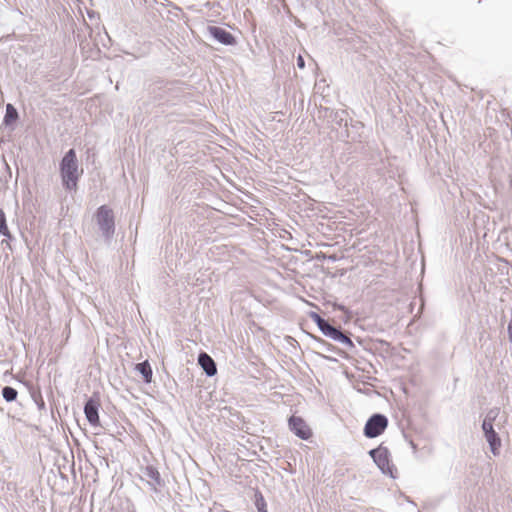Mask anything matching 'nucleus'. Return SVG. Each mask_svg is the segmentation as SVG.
Returning <instances> with one entry per match:
<instances>
[{
    "instance_id": "39448f33",
    "label": "nucleus",
    "mask_w": 512,
    "mask_h": 512,
    "mask_svg": "<svg viewBox=\"0 0 512 512\" xmlns=\"http://www.w3.org/2000/svg\"><path fill=\"white\" fill-rule=\"evenodd\" d=\"M141 473L142 477L147 479V484L152 491L159 492L165 486V481L155 466L147 465L141 469Z\"/></svg>"
},
{
    "instance_id": "393cba45",
    "label": "nucleus",
    "mask_w": 512,
    "mask_h": 512,
    "mask_svg": "<svg viewBox=\"0 0 512 512\" xmlns=\"http://www.w3.org/2000/svg\"><path fill=\"white\" fill-rule=\"evenodd\" d=\"M263 512H268V511H263Z\"/></svg>"
},
{
    "instance_id": "6ab92c4d",
    "label": "nucleus",
    "mask_w": 512,
    "mask_h": 512,
    "mask_svg": "<svg viewBox=\"0 0 512 512\" xmlns=\"http://www.w3.org/2000/svg\"><path fill=\"white\" fill-rule=\"evenodd\" d=\"M158 89L160 91L158 93L159 100L169 101V98L166 96V94L171 90V88L167 84H165L163 86H159Z\"/></svg>"
},
{
    "instance_id": "423d86ee",
    "label": "nucleus",
    "mask_w": 512,
    "mask_h": 512,
    "mask_svg": "<svg viewBox=\"0 0 512 512\" xmlns=\"http://www.w3.org/2000/svg\"><path fill=\"white\" fill-rule=\"evenodd\" d=\"M207 33L211 38L222 45L233 46L237 43L235 36L220 26H208Z\"/></svg>"
},
{
    "instance_id": "f3484780",
    "label": "nucleus",
    "mask_w": 512,
    "mask_h": 512,
    "mask_svg": "<svg viewBox=\"0 0 512 512\" xmlns=\"http://www.w3.org/2000/svg\"><path fill=\"white\" fill-rule=\"evenodd\" d=\"M254 503L258 512L267 511L266 501L260 491H256L254 495Z\"/></svg>"
},
{
    "instance_id": "aec40b11",
    "label": "nucleus",
    "mask_w": 512,
    "mask_h": 512,
    "mask_svg": "<svg viewBox=\"0 0 512 512\" xmlns=\"http://www.w3.org/2000/svg\"><path fill=\"white\" fill-rule=\"evenodd\" d=\"M316 340H317V342L319 343V346H320L322 349H324L325 351H328V352H332V351H334L335 347H334L332 344H330V343L326 342L325 340H323V339H321V338H318V339H316Z\"/></svg>"
},
{
    "instance_id": "2eb2a0df",
    "label": "nucleus",
    "mask_w": 512,
    "mask_h": 512,
    "mask_svg": "<svg viewBox=\"0 0 512 512\" xmlns=\"http://www.w3.org/2000/svg\"><path fill=\"white\" fill-rule=\"evenodd\" d=\"M310 318L312 319V321L318 326L319 330L323 333L324 330L329 326L330 322L326 319H324L323 317H321L318 313L316 312H311L310 313Z\"/></svg>"
},
{
    "instance_id": "0eeeda50",
    "label": "nucleus",
    "mask_w": 512,
    "mask_h": 512,
    "mask_svg": "<svg viewBox=\"0 0 512 512\" xmlns=\"http://www.w3.org/2000/svg\"><path fill=\"white\" fill-rule=\"evenodd\" d=\"M290 430L300 439L308 440L311 435V429L300 416L292 415L288 420Z\"/></svg>"
},
{
    "instance_id": "f257e3e1",
    "label": "nucleus",
    "mask_w": 512,
    "mask_h": 512,
    "mask_svg": "<svg viewBox=\"0 0 512 512\" xmlns=\"http://www.w3.org/2000/svg\"><path fill=\"white\" fill-rule=\"evenodd\" d=\"M60 175L63 187L68 190H76L80 178L78 171V160L75 149H69L59 164Z\"/></svg>"
},
{
    "instance_id": "7ed1b4c3",
    "label": "nucleus",
    "mask_w": 512,
    "mask_h": 512,
    "mask_svg": "<svg viewBox=\"0 0 512 512\" xmlns=\"http://www.w3.org/2000/svg\"><path fill=\"white\" fill-rule=\"evenodd\" d=\"M368 454L383 474L388 475L393 479L396 478L393 473L395 467L390 462L391 455L387 447L379 445L378 447L371 449Z\"/></svg>"
},
{
    "instance_id": "5701e85b",
    "label": "nucleus",
    "mask_w": 512,
    "mask_h": 512,
    "mask_svg": "<svg viewBox=\"0 0 512 512\" xmlns=\"http://www.w3.org/2000/svg\"><path fill=\"white\" fill-rule=\"evenodd\" d=\"M35 402L40 410L45 409V402L41 397L39 400H35Z\"/></svg>"
},
{
    "instance_id": "4468645a",
    "label": "nucleus",
    "mask_w": 512,
    "mask_h": 512,
    "mask_svg": "<svg viewBox=\"0 0 512 512\" xmlns=\"http://www.w3.org/2000/svg\"><path fill=\"white\" fill-rule=\"evenodd\" d=\"M12 239V235L7 226L6 214L3 209H0V236Z\"/></svg>"
},
{
    "instance_id": "6e6552de",
    "label": "nucleus",
    "mask_w": 512,
    "mask_h": 512,
    "mask_svg": "<svg viewBox=\"0 0 512 512\" xmlns=\"http://www.w3.org/2000/svg\"><path fill=\"white\" fill-rule=\"evenodd\" d=\"M322 334L334 341L345 345L349 349H353L355 347L349 335L344 333L341 327L333 326L331 323Z\"/></svg>"
},
{
    "instance_id": "f03ea898",
    "label": "nucleus",
    "mask_w": 512,
    "mask_h": 512,
    "mask_svg": "<svg viewBox=\"0 0 512 512\" xmlns=\"http://www.w3.org/2000/svg\"><path fill=\"white\" fill-rule=\"evenodd\" d=\"M95 221L107 244H110L115 234V216L107 205H101L95 213Z\"/></svg>"
},
{
    "instance_id": "1a4fd4ad",
    "label": "nucleus",
    "mask_w": 512,
    "mask_h": 512,
    "mask_svg": "<svg viewBox=\"0 0 512 512\" xmlns=\"http://www.w3.org/2000/svg\"><path fill=\"white\" fill-rule=\"evenodd\" d=\"M99 407L100 403L98 399H95L93 397H90L84 405V414L89 422V424L93 427L100 426V419H99Z\"/></svg>"
},
{
    "instance_id": "ddd939ff",
    "label": "nucleus",
    "mask_w": 512,
    "mask_h": 512,
    "mask_svg": "<svg viewBox=\"0 0 512 512\" xmlns=\"http://www.w3.org/2000/svg\"><path fill=\"white\" fill-rule=\"evenodd\" d=\"M18 118H19V114H18L17 109L12 104H10V103L7 104L4 119H3L4 124L7 126L11 125L15 121H17Z\"/></svg>"
},
{
    "instance_id": "dca6fc26",
    "label": "nucleus",
    "mask_w": 512,
    "mask_h": 512,
    "mask_svg": "<svg viewBox=\"0 0 512 512\" xmlns=\"http://www.w3.org/2000/svg\"><path fill=\"white\" fill-rule=\"evenodd\" d=\"M1 393L6 402H13L18 396L17 390L11 386H4Z\"/></svg>"
},
{
    "instance_id": "f8f14e48",
    "label": "nucleus",
    "mask_w": 512,
    "mask_h": 512,
    "mask_svg": "<svg viewBox=\"0 0 512 512\" xmlns=\"http://www.w3.org/2000/svg\"><path fill=\"white\" fill-rule=\"evenodd\" d=\"M135 370L141 374L144 383L149 384L152 382L153 371L148 360L137 363Z\"/></svg>"
},
{
    "instance_id": "4be33fe9",
    "label": "nucleus",
    "mask_w": 512,
    "mask_h": 512,
    "mask_svg": "<svg viewBox=\"0 0 512 512\" xmlns=\"http://www.w3.org/2000/svg\"><path fill=\"white\" fill-rule=\"evenodd\" d=\"M507 332H508L509 340L512 344V319L508 323Z\"/></svg>"
},
{
    "instance_id": "b1692460",
    "label": "nucleus",
    "mask_w": 512,
    "mask_h": 512,
    "mask_svg": "<svg viewBox=\"0 0 512 512\" xmlns=\"http://www.w3.org/2000/svg\"><path fill=\"white\" fill-rule=\"evenodd\" d=\"M409 444H410L411 448L413 449V452L416 453L417 445L412 440L409 441Z\"/></svg>"
},
{
    "instance_id": "9b49d317",
    "label": "nucleus",
    "mask_w": 512,
    "mask_h": 512,
    "mask_svg": "<svg viewBox=\"0 0 512 512\" xmlns=\"http://www.w3.org/2000/svg\"><path fill=\"white\" fill-rule=\"evenodd\" d=\"M198 364L208 377H212L217 373V366L214 359L206 352L198 355Z\"/></svg>"
},
{
    "instance_id": "9d476101",
    "label": "nucleus",
    "mask_w": 512,
    "mask_h": 512,
    "mask_svg": "<svg viewBox=\"0 0 512 512\" xmlns=\"http://www.w3.org/2000/svg\"><path fill=\"white\" fill-rule=\"evenodd\" d=\"M482 430L492 454L495 456L498 455L501 446V439L498 433L494 430L493 424L482 423Z\"/></svg>"
},
{
    "instance_id": "a211bd4d",
    "label": "nucleus",
    "mask_w": 512,
    "mask_h": 512,
    "mask_svg": "<svg viewBox=\"0 0 512 512\" xmlns=\"http://www.w3.org/2000/svg\"><path fill=\"white\" fill-rule=\"evenodd\" d=\"M498 415H499V409L498 408H492V409H490L487 412V414H486L485 418L483 419L482 423L493 424Z\"/></svg>"
},
{
    "instance_id": "20e7f679",
    "label": "nucleus",
    "mask_w": 512,
    "mask_h": 512,
    "mask_svg": "<svg viewBox=\"0 0 512 512\" xmlns=\"http://www.w3.org/2000/svg\"><path fill=\"white\" fill-rule=\"evenodd\" d=\"M388 426V418L381 413L371 415L365 423L363 433L364 436L372 439L380 436Z\"/></svg>"
},
{
    "instance_id": "412c9836",
    "label": "nucleus",
    "mask_w": 512,
    "mask_h": 512,
    "mask_svg": "<svg viewBox=\"0 0 512 512\" xmlns=\"http://www.w3.org/2000/svg\"><path fill=\"white\" fill-rule=\"evenodd\" d=\"M297 66L300 69H303L305 67V60L301 55H298V57H297Z\"/></svg>"
}]
</instances>
